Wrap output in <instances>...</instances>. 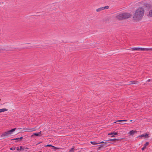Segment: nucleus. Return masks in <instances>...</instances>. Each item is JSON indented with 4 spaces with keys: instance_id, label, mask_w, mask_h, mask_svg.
Here are the masks:
<instances>
[{
    "instance_id": "f257e3e1",
    "label": "nucleus",
    "mask_w": 152,
    "mask_h": 152,
    "mask_svg": "<svg viewBox=\"0 0 152 152\" xmlns=\"http://www.w3.org/2000/svg\"><path fill=\"white\" fill-rule=\"evenodd\" d=\"M138 5L141 7H139L137 9L133 14V19L136 21H139L142 19L145 12L144 7L147 6V4L141 2L138 3Z\"/></svg>"
},
{
    "instance_id": "f03ea898",
    "label": "nucleus",
    "mask_w": 152,
    "mask_h": 152,
    "mask_svg": "<svg viewBox=\"0 0 152 152\" xmlns=\"http://www.w3.org/2000/svg\"><path fill=\"white\" fill-rule=\"evenodd\" d=\"M35 130V129L34 128L32 129H28L26 128H23V129L22 130L23 132H31Z\"/></svg>"
},
{
    "instance_id": "7ed1b4c3",
    "label": "nucleus",
    "mask_w": 152,
    "mask_h": 152,
    "mask_svg": "<svg viewBox=\"0 0 152 152\" xmlns=\"http://www.w3.org/2000/svg\"><path fill=\"white\" fill-rule=\"evenodd\" d=\"M115 18L116 19L119 20L124 19L122 13H118L116 14L115 15Z\"/></svg>"
},
{
    "instance_id": "20e7f679",
    "label": "nucleus",
    "mask_w": 152,
    "mask_h": 152,
    "mask_svg": "<svg viewBox=\"0 0 152 152\" xmlns=\"http://www.w3.org/2000/svg\"><path fill=\"white\" fill-rule=\"evenodd\" d=\"M122 13L123 15L124 19L129 18H130L131 16V14L129 13L124 12L123 13Z\"/></svg>"
},
{
    "instance_id": "39448f33",
    "label": "nucleus",
    "mask_w": 152,
    "mask_h": 152,
    "mask_svg": "<svg viewBox=\"0 0 152 152\" xmlns=\"http://www.w3.org/2000/svg\"><path fill=\"white\" fill-rule=\"evenodd\" d=\"M109 8V7L108 6H107L103 7H100L97 9L96 10V11L97 12H99L105 9H107Z\"/></svg>"
},
{
    "instance_id": "423d86ee",
    "label": "nucleus",
    "mask_w": 152,
    "mask_h": 152,
    "mask_svg": "<svg viewBox=\"0 0 152 152\" xmlns=\"http://www.w3.org/2000/svg\"><path fill=\"white\" fill-rule=\"evenodd\" d=\"M145 137V138L148 137H149L148 134H143L141 135L138 136L137 137Z\"/></svg>"
},
{
    "instance_id": "0eeeda50",
    "label": "nucleus",
    "mask_w": 152,
    "mask_h": 152,
    "mask_svg": "<svg viewBox=\"0 0 152 152\" xmlns=\"http://www.w3.org/2000/svg\"><path fill=\"white\" fill-rule=\"evenodd\" d=\"M16 129V128L10 130L8 131L7 132H6L5 133H11L14 132Z\"/></svg>"
},
{
    "instance_id": "6e6552de",
    "label": "nucleus",
    "mask_w": 152,
    "mask_h": 152,
    "mask_svg": "<svg viewBox=\"0 0 152 152\" xmlns=\"http://www.w3.org/2000/svg\"><path fill=\"white\" fill-rule=\"evenodd\" d=\"M140 48L134 47L129 50H140Z\"/></svg>"
},
{
    "instance_id": "1a4fd4ad",
    "label": "nucleus",
    "mask_w": 152,
    "mask_h": 152,
    "mask_svg": "<svg viewBox=\"0 0 152 152\" xmlns=\"http://www.w3.org/2000/svg\"><path fill=\"white\" fill-rule=\"evenodd\" d=\"M118 134H108V135H111L112 137H116L118 136Z\"/></svg>"
},
{
    "instance_id": "9d476101",
    "label": "nucleus",
    "mask_w": 152,
    "mask_h": 152,
    "mask_svg": "<svg viewBox=\"0 0 152 152\" xmlns=\"http://www.w3.org/2000/svg\"><path fill=\"white\" fill-rule=\"evenodd\" d=\"M8 110L6 108H2L0 109V113L7 111Z\"/></svg>"
},
{
    "instance_id": "9b49d317",
    "label": "nucleus",
    "mask_w": 152,
    "mask_h": 152,
    "mask_svg": "<svg viewBox=\"0 0 152 152\" xmlns=\"http://www.w3.org/2000/svg\"><path fill=\"white\" fill-rule=\"evenodd\" d=\"M23 138V137H20L16 138L13 139V140H16V142L20 141L21 140V139Z\"/></svg>"
},
{
    "instance_id": "f8f14e48",
    "label": "nucleus",
    "mask_w": 152,
    "mask_h": 152,
    "mask_svg": "<svg viewBox=\"0 0 152 152\" xmlns=\"http://www.w3.org/2000/svg\"><path fill=\"white\" fill-rule=\"evenodd\" d=\"M41 135V134H33L31 136V137H34V136H40Z\"/></svg>"
},
{
    "instance_id": "ddd939ff",
    "label": "nucleus",
    "mask_w": 152,
    "mask_h": 152,
    "mask_svg": "<svg viewBox=\"0 0 152 152\" xmlns=\"http://www.w3.org/2000/svg\"><path fill=\"white\" fill-rule=\"evenodd\" d=\"M119 139L118 138H114V139H109V140H107V141H114L115 140H119Z\"/></svg>"
},
{
    "instance_id": "4468645a",
    "label": "nucleus",
    "mask_w": 152,
    "mask_h": 152,
    "mask_svg": "<svg viewBox=\"0 0 152 152\" xmlns=\"http://www.w3.org/2000/svg\"><path fill=\"white\" fill-rule=\"evenodd\" d=\"M9 134H2L1 135V137H4L8 136L9 135Z\"/></svg>"
},
{
    "instance_id": "2eb2a0df",
    "label": "nucleus",
    "mask_w": 152,
    "mask_h": 152,
    "mask_svg": "<svg viewBox=\"0 0 152 152\" xmlns=\"http://www.w3.org/2000/svg\"><path fill=\"white\" fill-rule=\"evenodd\" d=\"M126 121H127L126 120H119L117 121L114 122V123H116V122H122Z\"/></svg>"
},
{
    "instance_id": "dca6fc26",
    "label": "nucleus",
    "mask_w": 152,
    "mask_h": 152,
    "mask_svg": "<svg viewBox=\"0 0 152 152\" xmlns=\"http://www.w3.org/2000/svg\"><path fill=\"white\" fill-rule=\"evenodd\" d=\"M93 145H97L99 144L98 143H96L95 141H91L90 142Z\"/></svg>"
},
{
    "instance_id": "f3484780",
    "label": "nucleus",
    "mask_w": 152,
    "mask_h": 152,
    "mask_svg": "<svg viewBox=\"0 0 152 152\" xmlns=\"http://www.w3.org/2000/svg\"><path fill=\"white\" fill-rule=\"evenodd\" d=\"M149 15L151 17H152V10L149 11Z\"/></svg>"
},
{
    "instance_id": "a211bd4d",
    "label": "nucleus",
    "mask_w": 152,
    "mask_h": 152,
    "mask_svg": "<svg viewBox=\"0 0 152 152\" xmlns=\"http://www.w3.org/2000/svg\"><path fill=\"white\" fill-rule=\"evenodd\" d=\"M137 132V131L135 130H131L129 132V133H136Z\"/></svg>"
},
{
    "instance_id": "6ab92c4d",
    "label": "nucleus",
    "mask_w": 152,
    "mask_h": 152,
    "mask_svg": "<svg viewBox=\"0 0 152 152\" xmlns=\"http://www.w3.org/2000/svg\"><path fill=\"white\" fill-rule=\"evenodd\" d=\"M140 50L145 51V48H140Z\"/></svg>"
},
{
    "instance_id": "aec40b11",
    "label": "nucleus",
    "mask_w": 152,
    "mask_h": 152,
    "mask_svg": "<svg viewBox=\"0 0 152 152\" xmlns=\"http://www.w3.org/2000/svg\"><path fill=\"white\" fill-rule=\"evenodd\" d=\"M149 144V142H147L144 145V146L146 148L147 146H148Z\"/></svg>"
},
{
    "instance_id": "412c9836",
    "label": "nucleus",
    "mask_w": 152,
    "mask_h": 152,
    "mask_svg": "<svg viewBox=\"0 0 152 152\" xmlns=\"http://www.w3.org/2000/svg\"><path fill=\"white\" fill-rule=\"evenodd\" d=\"M74 148H72L69 151V152H74Z\"/></svg>"
},
{
    "instance_id": "4be33fe9",
    "label": "nucleus",
    "mask_w": 152,
    "mask_h": 152,
    "mask_svg": "<svg viewBox=\"0 0 152 152\" xmlns=\"http://www.w3.org/2000/svg\"><path fill=\"white\" fill-rule=\"evenodd\" d=\"M15 147H12L10 148V149L11 150H14L15 149Z\"/></svg>"
},
{
    "instance_id": "5701e85b",
    "label": "nucleus",
    "mask_w": 152,
    "mask_h": 152,
    "mask_svg": "<svg viewBox=\"0 0 152 152\" xmlns=\"http://www.w3.org/2000/svg\"><path fill=\"white\" fill-rule=\"evenodd\" d=\"M99 148H100L103 147L104 146V145H103V144L100 145H99Z\"/></svg>"
},
{
    "instance_id": "b1692460",
    "label": "nucleus",
    "mask_w": 152,
    "mask_h": 152,
    "mask_svg": "<svg viewBox=\"0 0 152 152\" xmlns=\"http://www.w3.org/2000/svg\"><path fill=\"white\" fill-rule=\"evenodd\" d=\"M46 147H53V146H52L51 145H48L46 146H45Z\"/></svg>"
},
{
    "instance_id": "393cba45",
    "label": "nucleus",
    "mask_w": 152,
    "mask_h": 152,
    "mask_svg": "<svg viewBox=\"0 0 152 152\" xmlns=\"http://www.w3.org/2000/svg\"><path fill=\"white\" fill-rule=\"evenodd\" d=\"M146 148L144 146V147H143V148H142V150H144V149H145Z\"/></svg>"
},
{
    "instance_id": "a878e982",
    "label": "nucleus",
    "mask_w": 152,
    "mask_h": 152,
    "mask_svg": "<svg viewBox=\"0 0 152 152\" xmlns=\"http://www.w3.org/2000/svg\"><path fill=\"white\" fill-rule=\"evenodd\" d=\"M131 83L132 84H135V82L134 81H130Z\"/></svg>"
},
{
    "instance_id": "bb28decb",
    "label": "nucleus",
    "mask_w": 152,
    "mask_h": 152,
    "mask_svg": "<svg viewBox=\"0 0 152 152\" xmlns=\"http://www.w3.org/2000/svg\"><path fill=\"white\" fill-rule=\"evenodd\" d=\"M150 48H145V51L150 50Z\"/></svg>"
},
{
    "instance_id": "cd10ccee",
    "label": "nucleus",
    "mask_w": 152,
    "mask_h": 152,
    "mask_svg": "<svg viewBox=\"0 0 152 152\" xmlns=\"http://www.w3.org/2000/svg\"><path fill=\"white\" fill-rule=\"evenodd\" d=\"M104 145H107V142H104Z\"/></svg>"
},
{
    "instance_id": "c85d7f7f",
    "label": "nucleus",
    "mask_w": 152,
    "mask_h": 152,
    "mask_svg": "<svg viewBox=\"0 0 152 152\" xmlns=\"http://www.w3.org/2000/svg\"><path fill=\"white\" fill-rule=\"evenodd\" d=\"M98 143H99H99H104V142H103V141H102V142H99Z\"/></svg>"
},
{
    "instance_id": "c756f323",
    "label": "nucleus",
    "mask_w": 152,
    "mask_h": 152,
    "mask_svg": "<svg viewBox=\"0 0 152 152\" xmlns=\"http://www.w3.org/2000/svg\"><path fill=\"white\" fill-rule=\"evenodd\" d=\"M149 50H151V51H152V48H150Z\"/></svg>"
},
{
    "instance_id": "7c9ffc66",
    "label": "nucleus",
    "mask_w": 152,
    "mask_h": 152,
    "mask_svg": "<svg viewBox=\"0 0 152 152\" xmlns=\"http://www.w3.org/2000/svg\"><path fill=\"white\" fill-rule=\"evenodd\" d=\"M133 134H132V133H131V134H130V135H132V136L133 135Z\"/></svg>"
},
{
    "instance_id": "2f4dec72",
    "label": "nucleus",
    "mask_w": 152,
    "mask_h": 152,
    "mask_svg": "<svg viewBox=\"0 0 152 152\" xmlns=\"http://www.w3.org/2000/svg\"><path fill=\"white\" fill-rule=\"evenodd\" d=\"M147 81H148V82L150 81V80H147Z\"/></svg>"
},
{
    "instance_id": "473e14b6",
    "label": "nucleus",
    "mask_w": 152,
    "mask_h": 152,
    "mask_svg": "<svg viewBox=\"0 0 152 152\" xmlns=\"http://www.w3.org/2000/svg\"><path fill=\"white\" fill-rule=\"evenodd\" d=\"M38 133H41V132H38Z\"/></svg>"
},
{
    "instance_id": "72a5a7b5",
    "label": "nucleus",
    "mask_w": 152,
    "mask_h": 152,
    "mask_svg": "<svg viewBox=\"0 0 152 152\" xmlns=\"http://www.w3.org/2000/svg\"><path fill=\"white\" fill-rule=\"evenodd\" d=\"M22 148V147H21V146L20 147V148Z\"/></svg>"
},
{
    "instance_id": "f704fd0d",
    "label": "nucleus",
    "mask_w": 152,
    "mask_h": 152,
    "mask_svg": "<svg viewBox=\"0 0 152 152\" xmlns=\"http://www.w3.org/2000/svg\"><path fill=\"white\" fill-rule=\"evenodd\" d=\"M17 148H18V147H17Z\"/></svg>"
}]
</instances>
